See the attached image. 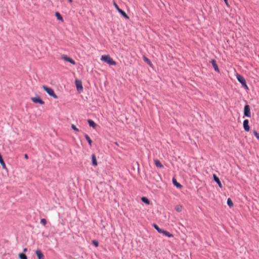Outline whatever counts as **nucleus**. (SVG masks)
Here are the masks:
<instances>
[{
  "label": "nucleus",
  "mask_w": 259,
  "mask_h": 259,
  "mask_svg": "<svg viewBox=\"0 0 259 259\" xmlns=\"http://www.w3.org/2000/svg\"><path fill=\"white\" fill-rule=\"evenodd\" d=\"M19 257L20 259H27L26 255L24 253H20L19 254Z\"/></svg>",
  "instance_id": "obj_22"
},
{
  "label": "nucleus",
  "mask_w": 259,
  "mask_h": 259,
  "mask_svg": "<svg viewBox=\"0 0 259 259\" xmlns=\"http://www.w3.org/2000/svg\"><path fill=\"white\" fill-rule=\"evenodd\" d=\"M31 100L34 103H38L40 105L45 104V102L42 100H41V99L39 96H37L34 97H31Z\"/></svg>",
  "instance_id": "obj_4"
},
{
  "label": "nucleus",
  "mask_w": 259,
  "mask_h": 259,
  "mask_svg": "<svg viewBox=\"0 0 259 259\" xmlns=\"http://www.w3.org/2000/svg\"><path fill=\"white\" fill-rule=\"evenodd\" d=\"M40 223L45 226L47 224V221L45 219H42L40 220Z\"/></svg>",
  "instance_id": "obj_29"
},
{
  "label": "nucleus",
  "mask_w": 259,
  "mask_h": 259,
  "mask_svg": "<svg viewBox=\"0 0 259 259\" xmlns=\"http://www.w3.org/2000/svg\"><path fill=\"white\" fill-rule=\"evenodd\" d=\"M62 58L64 61L68 62L74 65L75 64V61L72 59H71V58L68 57L66 55H63V56H62Z\"/></svg>",
  "instance_id": "obj_6"
},
{
  "label": "nucleus",
  "mask_w": 259,
  "mask_h": 259,
  "mask_svg": "<svg viewBox=\"0 0 259 259\" xmlns=\"http://www.w3.org/2000/svg\"><path fill=\"white\" fill-rule=\"evenodd\" d=\"M68 1L69 3H72V0H68Z\"/></svg>",
  "instance_id": "obj_34"
},
{
  "label": "nucleus",
  "mask_w": 259,
  "mask_h": 259,
  "mask_svg": "<svg viewBox=\"0 0 259 259\" xmlns=\"http://www.w3.org/2000/svg\"><path fill=\"white\" fill-rule=\"evenodd\" d=\"M101 60L108 63L110 65H115L116 64L109 55L102 56Z\"/></svg>",
  "instance_id": "obj_1"
},
{
  "label": "nucleus",
  "mask_w": 259,
  "mask_h": 259,
  "mask_svg": "<svg viewBox=\"0 0 259 259\" xmlns=\"http://www.w3.org/2000/svg\"><path fill=\"white\" fill-rule=\"evenodd\" d=\"M154 163L157 167L161 168L163 167V165L162 164V163L160 162V161L158 159L154 160Z\"/></svg>",
  "instance_id": "obj_15"
},
{
  "label": "nucleus",
  "mask_w": 259,
  "mask_h": 259,
  "mask_svg": "<svg viewBox=\"0 0 259 259\" xmlns=\"http://www.w3.org/2000/svg\"><path fill=\"white\" fill-rule=\"evenodd\" d=\"M213 180L218 184L219 187L222 188L223 186L219 178L215 175H213Z\"/></svg>",
  "instance_id": "obj_10"
},
{
  "label": "nucleus",
  "mask_w": 259,
  "mask_h": 259,
  "mask_svg": "<svg viewBox=\"0 0 259 259\" xmlns=\"http://www.w3.org/2000/svg\"><path fill=\"white\" fill-rule=\"evenodd\" d=\"M143 60H144V61L145 62H146L147 64H149V65H151V61L150 60L147 58L145 56H144L143 57Z\"/></svg>",
  "instance_id": "obj_25"
},
{
  "label": "nucleus",
  "mask_w": 259,
  "mask_h": 259,
  "mask_svg": "<svg viewBox=\"0 0 259 259\" xmlns=\"http://www.w3.org/2000/svg\"><path fill=\"white\" fill-rule=\"evenodd\" d=\"M77 90L78 93H81L83 91L82 82H75Z\"/></svg>",
  "instance_id": "obj_8"
},
{
  "label": "nucleus",
  "mask_w": 259,
  "mask_h": 259,
  "mask_svg": "<svg viewBox=\"0 0 259 259\" xmlns=\"http://www.w3.org/2000/svg\"><path fill=\"white\" fill-rule=\"evenodd\" d=\"M253 134L255 137L259 140V133H257L256 131H254Z\"/></svg>",
  "instance_id": "obj_27"
},
{
  "label": "nucleus",
  "mask_w": 259,
  "mask_h": 259,
  "mask_svg": "<svg viewBox=\"0 0 259 259\" xmlns=\"http://www.w3.org/2000/svg\"><path fill=\"white\" fill-rule=\"evenodd\" d=\"M163 234H164L165 236H167L168 237H173V235L171 233H170L169 232L166 231H165V230H162V233Z\"/></svg>",
  "instance_id": "obj_18"
},
{
  "label": "nucleus",
  "mask_w": 259,
  "mask_h": 259,
  "mask_svg": "<svg viewBox=\"0 0 259 259\" xmlns=\"http://www.w3.org/2000/svg\"><path fill=\"white\" fill-rule=\"evenodd\" d=\"M210 62H211L212 66L213 67L214 70L216 72H219V69L218 66L217 64V62H216L215 60H211L210 61Z\"/></svg>",
  "instance_id": "obj_11"
},
{
  "label": "nucleus",
  "mask_w": 259,
  "mask_h": 259,
  "mask_svg": "<svg viewBox=\"0 0 259 259\" xmlns=\"http://www.w3.org/2000/svg\"><path fill=\"white\" fill-rule=\"evenodd\" d=\"M92 164L94 166H97L98 164L97 161L96 159V157L95 154L92 155Z\"/></svg>",
  "instance_id": "obj_16"
},
{
  "label": "nucleus",
  "mask_w": 259,
  "mask_h": 259,
  "mask_svg": "<svg viewBox=\"0 0 259 259\" xmlns=\"http://www.w3.org/2000/svg\"><path fill=\"white\" fill-rule=\"evenodd\" d=\"M244 115L247 117H251L250 108L248 105H245L243 111Z\"/></svg>",
  "instance_id": "obj_5"
},
{
  "label": "nucleus",
  "mask_w": 259,
  "mask_h": 259,
  "mask_svg": "<svg viewBox=\"0 0 259 259\" xmlns=\"http://www.w3.org/2000/svg\"><path fill=\"white\" fill-rule=\"evenodd\" d=\"M233 73L234 74V75L236 76L238 81H245L242 75H240L239 74L236 73L235 71H234Z\"/></svg>",
  "instance_id": "obj_12"
},
{
  "label": "nucleus",
  "mask_w": 259,
  "mask_h": 259,
  "mask_svg": "<svg viewBox=\"0 0 259 259\" xmlns=\"http://www.w3.org/2000/svg\"><path fill=\"white\" fill-rule=\"evenodd\" d=\"M249 121L248 119H245L243 121V125L244 130L246 132H248L250 130V127L249 125Z\"/></svg>",
  "instance_id": "obj_7"
},
{
  "label": "nucleus",
  "mask_w": 259,
  "mask_h": 259,
  "mask_svg": "<svg viewBox=\"0 0 259 259\" xmlns=\"http://www.w3.org/2000/svg\"><path fill=\"white\" fill-rule=\"evenodd\" d=\"M24 157H25V158H26V159H28V155H27V154H24Z\"/></svg>",
  "instance_id": "obj_32"
},
{
  "label": "nucleus",
  "mask_w": 259,
  "mask_h": 259,
  "mask_svg": "<svg viewBox=\"0 0 259 259\" xmlns=\"http://www.w3.org/2000/svg\"><path fill=\"white\" fill-rule=\"evenodd\" d=\"M176 210L178 212H180L182 210V206L180 205H178L176 207Z\"/></svg>",
  "instance_id": "obj_30"
},
{
  "label": "nucleus",
  "mask_w": 259,
  "mask_h": 259,
  "mask_svg": "<svg viewBox=\"0 0 259 259\" xmlns=\"http://www.w3.org/2000/svg\"><path fill=\"white\" fill-rule=\"evenodd\" d=\"M114 6L116 9L117 10V11L121 14V16H122L125 19H128L129 17L128 15L125 13L124 11H123L122 10L119 8L118 6L116 3H114Z\"/></svg>",
  "instance_id": "obj_3"
},
{
  "label": "nucleus",
  "mask_w": 259,
  "mask_h": 259,
  "mask_svg": "<svg viewBox=\"0 0 259 259\" xmlns=\"http://www.w3.org/2000/svg\"><path fill=\"white\" fill-rule=\"evenodd\" d=\"M27 251V249L26 248H25L23 249V252H25Z\"/></svg>",
  "instance_id": "obj_33"
},
{
  "label": "nucleus",
  "mask_w": 259,
  "mask_h": 259,
  "mask_svg": "<svg viewBox=\"0 0 259 259\" xmlns=\"http://www.w3.org/2000/svg\"><path fill=\"white\" fill-rule=\"evenodd\" d=\"M172 183L174 184V186H175L177 188H182V185H181L180 183H179L177 181V180L175 178H172Z\"/></svg>",
  "instance_id": "obj_13"
},
{
  "label": "nucleus",
  "mask_w": 259,
  "mask_h": 259,
  "mask_svg": "<svg viewBox=\"0 0 259 259\" xmlns=\"http://www.w3.org/2000/svg\"><path fill=\"white\" fill-rule=\"evenodd\" d=\"M84 137H85V139L87 140V141H88L90 146L91 147L92 144V141L91 139V138H90V137L87 134H84Z\"/></svg>",
  "instance_id": "obj_17"
},
{
  "label": "nucleus",
  "mask_w": 259,
  "mask_h": 259,
  "mask_svg": "<svg viewBox=\"0 0 259 259\" xmlns=\"http://www.w3.org/2000/svg\"><path fill=\"white\" fill-rule=\"evenodd\" d=\"M224 1L226 5L227 6H229V5H228V0H224Z\"/></svg>",
  "instance_id": "obj_31"
},
{
  "label": "nucleus",
  "mask_w": 259,
  "mask_h": 259,
  "mask_svg": "<svg viewBox=\"0 0 259 259\" xmlns=\"http://www.w3.org/2000/svg\"><path fill=\"white\" fill-rule=\"evenodd\" d=\"M153 227L160 233H161L162 232V230H163L162 229H160L156 224H153Z\"/></svg>",
  "instance_id": "obj_21"
},
{
  "label": "nucleus",
  "mask_w": 259,
  "mask_h": 259,
  "mask_svg": "<svg viewBox=\"0 0 259 259\" xmlns=\"http://www.w3.org/2000/svg\"><path fill=\"white\" fill-rule=\"evenodd\" d=\"M71 127L74 131L76 132H79L78 128H77L74 124H72Z\"/></svg>",
  "instance_id": "obj_28"
},
{
  "label": "nucleus",
  "mask_w": 259,
  "mask_h": 259,
  "mask_svg": "<svg viewBox=\"0 0 259 259\" xmlns=\"http://www.w3.org/2000/svg\"><path fill=\"white\" fill-rule=\"evenodd\" d=\"M141 200L143 202L146 203V204H150V201L147 197H142Z\"/></svg>",
  "instance_id": "obj_20"
},
{
  "label": "nucleus",
  "mask_w": 259,
  "mask_h": 259,
  "mask_svg": "<svg viewBox=\"0 0 259 259\" xmlns=\"http://www.w3.org/2000/svg\"><path fill=\"white\" fill-rule=\"evenodd\" d=\"M227 204H228V205L230 207H231L233 206V202H232V200H231L230 198H229L227 199Z\"/></svg>",
  "instance_id": "obj_23"
},
{
  "label": "nucleus",
  "mask_w": 259,
  "mask_h": 259,
  "mask_svg": "<svg viewBox=\"0 0 259 259\" xmlns=\"http://www.w3.org/2000/svg\"><path fill=\"white\" fill-rule=\"evenodd\" d=\"M55 16L58 20L63 21V17L58 12L55 13Z\"/></svg>",
  "instance_id": "obj_19"
},
{
  "label": "nucleus",
  "mask_w": 259,
  "mask_h": 259,
  "mask_svg": "<svg viewBox=\"0 0 259 259\" xmlns=\"http://www.w3.org/2000/svg\"><path fill=\"white\" fill-rule=\"evenodd\" d=\"M241 84L242 87L244 88L245 90H248V88L246 84V82H240Z\"/></svg>",
  "instance_id": "obj_24"
},
{
  "label": "nucleus",
  "mask_w": 259,
  "mask_h": 259,
  "mask_svg": "<svg viewBox=\"0 0 259 259\" xmlns=\"http://www.w3.org/2000/svg\"><path fill=\"white\" fill-rule=\"evenodd\" d=\"M92 243L94 245H95L96 247H98L99 245V243L98 241L94 240L92 241Z\"/></svg>",
  "instance_id": "obj_26"
},
{
  "label": "nucleus",
  "mask_w": 259,
  "mask_h": 259,
  "mask_svg": "<svg viewBox=\"0 0 259 259\" xmlns=\"http://www.w3.org/2000/svg\"><path fill=\"white\" fill-rule=\"evenodd\" d=\"M88 123L91 127H92L93 128H96L97 125V124L92 119L88 120Z\"/></svg>",
  "instance_id": "obj_14"
},
{
  "label": "nucleus",
  "mask_w": 259,
  "mask_h": 259,
  "mask_svg": "<svg viewBox=\"0 0 259 259\" xmlns=\"http://www.w3.org/2000/svg\"><path fill=\"white\" fill-rule=\"evenodd\" d=\"M75 81H80V80H78V79H75Z\"/></svg>",
  "instance_id": "obj_35"
},
{
  "label": "nucleus",
  "mask_w": 259,
  "mask_h": 259,
  "mask_svg": "<svg viewBox=\"0 0 259 259\" xmlns=\"http://www.w3.org/2000/svg\"><path fill=\"white\" fill-rule=\"evenodd\" d=\"M35 254L38 259H45V256L40 249L36 250Z\"/></svg>",
  "instance_id": "obj_9"
},
{
  "label": "nucleus",
  "mask_w": 259,
  "mask_h": 259,
  "mask_svg": "<svg viewBox=\"0 0 259 259\" xmlns=\"http://www.w3.org/2000/svg\"><path fill=\"white\" fill-rule=\"evenodd\" d=\"M42 88L49 95L53 97L54 99H58V96L55 94L53 89L45 85H43Z\"/></svg>",
  "instance_id": "obj_2"
}]
</instances>
